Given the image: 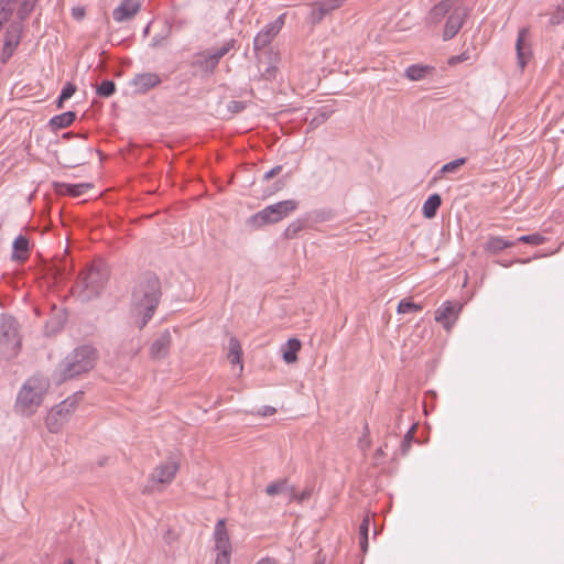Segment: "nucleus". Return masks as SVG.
Wrapping results in <instances>:
<instances>
[{
  "mask_svg": "<svg viewBox=\"0 0 564 564\" xmlns=\"http://www.w3.org/2000/svg\"><path fill=\"white\" fill-rule=\"evenodd\" d=\"M161 299V283L156 275L148 273L135 285L132 293V308L141 319L137 321L142 329L152 318Z\"/></svg>",
  "mask_w": 564,
  "mask_h": 564,
  "instance_id": "obj_1",
  "label": "nucleus"
},
{
  "mask_svg": "<svg viewBox=\"0 0 564 564\" xmlns=\"http://www.w3.org/2000/svg\"><path fill=\"white\" fill-rule=\"evenodd\" d=\"M48 389L50 380L46 377L34 375L28 378L17 394L14 412L23 416L33 415L41 406Z\"/></svg>",
  "mask_w": 564,
  "mask_h": 564,
  "instance_id": "obj_2",
  "label": "nucleus"
},
{
  "mask_svg": "<svg viewBox=\"0 0 564 564\" xmlns=\"http://www.w3.org/2000/svg\"><path fill=\"white\" fill-rule=\"evenodd\" d=\"M97 350L88 345H83L69 352L58 365L55 376L58 382L74 379L89 372L96 364Z\"/></svg>",
  "mask_w": 564,
  "mask_h": 564,
  "instance_id": "obj_3",
  "label": "nucleus"
},
{
  "mask_svg": "<svg viewBox=\"0 0 564 564\" xmlns=\"http://www.w3.org/2000/svg\"><path fill=\"white\" fill-rule=\"evenodd\" d=\"M108 274L104 267L91 264L85 271H83L73 286V295L76 296L80 302H88L96 299L106 281Z\"/></svg>",
  "mask_w": 564,
  "mask_h": 564,
  "instance_id": "obj_4",
  "label": "nucleus"
},
{
  "mask_svg": "<svg viewBox=\"0 0 564 564\" xmlns=\"http://www.w3.org/2000/svg\"><path fill=\"white\" fill-rule=\"evenodd\" d=\"M21 346L19 325L11 315L0 316V354L6 358L17 356Z\"/></svg>",
  "mask_w": 564,
  "mask_h": 564,
  "instance_id": "obj_5",
  "label": "nucleus"
},
{
  "mask_svg": "<svg viewBox=\"0 0 564 564\" xmlns=\"http://www.w3.org/2000/svg\"><path fill=\"white\" fill-rule=\"evenodd\" d=\"M82 399L83 392H77L54 406L45 421L48 431L57 433L75 412Z\"/></svg>",
  "mask_w": 564,
  "mask_h": 564,
  "instance_id": "obj_6",
  "label": "nucleus"
},
{
  "mask_svg": "<svg viewBox=\"0 0 564 564\" xmlns=\"http://www.w3.org/2000/svg\"><path fill=\"white\" fill-rule=\"evenodd\" d=\"M235 40L225 42L219 48L208 50L196 55L193 65L205 74H213L219 61L235 47Z\"/></svg>",
  "mask_w": 564,
  "mask_h": 564,
  "instance_id": "obj_7",
  "label": "nucleus"
},
{
  "mask_svg": "<svg viewBox=\"0 0 564 564\" xmlns=\"http://www.w3.org/2000/svg\"><path fill=\"white\" fill-rule=\"evenodd\" d=\"M286 13L280 14L273 22L267 24L253 39L254 51L267 47L282 30Z\"/></svg>",
  "mask_w": 564,
  "mask_h": 564,
  "instance_id": "obj_8",
  "label": "nucleus"
},
{
  "mask_svg": "<svg viewBox=\"0 0 564 564\" xmlns=\"http://www.w3.org/2000/svg\"><path fill=\"white\" fill-rule=\"evenodd\" d=\"M178 469V462L174 457H169L154 468L150 476V480L153 484L169 485L174 480Z\"/></svg>",
  "mask_w": 564,
  "mask_h": 564,
  "instance_id": "obj_9",
  "label": "nucleus"
},
{
  "mask_svg": "<svg viewBox=\"0 0 564 564\" xmlns=\"http://www.w3.org/2000/svg\"><path fill=\"white\" fill-rule=\"evenodd\" d=\"M460 310V303L446 301L435 311V321L441 323L444 328L451 329L457 319Z\"/></svg>",
  "mask_w": 564,
  "mask_h": 564,
  "instance_id": "obj_10",
  "label": "nucleus"
},
{
  "mask_svg": "<svg viewBox=\"0 0 564 564\" xmlns=\"http://www.w3.org/2000/svg\"><path fill=\"white\" fill-rule=\"evenodd\" d=\"M528 35L529 30L527 28H522L518 32V37L516 42L517 61L521 69L525 67L532 55L531 45L528 41Z\"/></svg>",
  "mask_w": 564,
  "mask_h": 564,
  "instance_id": "obj_11",
  "label": "nucleus"
},
{
  "mask_svg": "<svg viewBox=\"0 0 564 564\" xmlns=\"http://www.w3.org/2000/svg\"><path fill=\"white\" fill-rule=\"evenodd\" d=\"M141 9L140 0H122L112 11V18L116 22L122 23L131 20Z\"/></svg>",
  "mask_w": 564,
  "mask_h": 564,
  "instance_id": "obj_12",
  "label": "nucleus"
},
{
  "mask_svg": "<svg viewBox=\"0 0 564 564\" xmlns=\"http://www.w3.org/2000/svg\"><path fill=\"white\" fill-rule=\"evenodd\" d=\"M466 17H467V11L464 8H456L451 13V15L448 17V19L445 23V28H444V32H443V37L445 41L453 39L458 33V31L463 26V23H464Z\"/></svg>",
  "mask_w": 564,
  "mask_h": 564,
  "instance_id": "obj_13",
  "label": "nucleus"
},
{
  "mask_svg": "<svg viewBox=\"0 0 564 564\" xmlns=\"http://www.w3.org/2000/svg\"><path fill=\"white\" fill-rule=\"evenodd\" d=\"M161 82V77L155 73H141L133 77L131 85L134 87L135 93L145 94L159 86Z\"/></svg>",
  "mask_w": 564,
  "mask_h": 564,
  "instance_id": "obj_14",
  "label": "nucleus"
},
{
  "mask_svg": "<svg viewBox=\"0 0 564 564\" xmlns=\"http://www.w3.org/2000/svg\"><path fill=\"white\" fill-rule=\"evenodd\" d=\"M172 343L171 333L166 329L152 343L150 347V355L153 359L164 358L170 349Z\"/></svg>",
  "mask_w": 564,
  "mask_h": 564,
  "instance_id": "obj_15",
  "label": "nucleus"
},
{
  "mask_svg": "<svg viewBox=\"0 0 564 564\" xmlns=\"http://www.w3.org/2000/svg\"><path fill=\"white\" fill-rule=\"evenodd\" d=\"M284 214H252L247 220L246 226L249 230H257L261 227L279 223Z\"/></svg>",
  "mask_w": 564,
  "mask_h": 564,
  "instance_id": "obj_16",
  "label": "nucleus"
},
{
  "mask_svg": "<svg viewBox=\"0 0 564 564\" xmlns=\"http://www.w3.org/2000/svg\"><path fill=\"white\" fill-rule=\"evenodd\" d=\"M215 549L217 552H231V544L226 529L225 520L219 519L214 529Z\"/></svg>",
  "mask_w": 564,
  "mask_h": 564,
  "instance_id": "obj_17",
  "label": "nucleus"
},
{
  "mask_svg": "<svg viewBox=\"0 0 564 564\" xmlns=\"http://www.w3.org/2000/svg\"><path fill=\"white\" fill-rule=\"evenodd\" d=\"M20 23H12L8 29L3 47V62L12 55L13 50L18 46L20 42Z\"/></svg>",
  "mask_w": 564,
  "mask_h": 564,
  "instance_id": "obj_18",
  "label": "nucleus"
},
{
  "mask_svg": "<svg viewBox=\"0 0 564 564\" xmlns=\"http://www.w3.org/2000/svg\"><path fill=\"white\" fill-rule=\"evenodd\" d=\"M301 349V341L297 338H290L282 347V357L286 364L297 360V352Z\"/></svg>",
  "mask_w": 564,
  "mask_h": 564,
  "instance_id": "obj_19",
  "label": "nucleus"
},
{
  "mask_svg": "<svg viewBox=\"0 0 564 564\" xmlns=\"http://www.w3.org/2000/svg\"><path fill=\"white\" fill-rule=\"evenodd\" d=\"M453 0H443L435 4L429 13V20L438 23L453 8Z\"/></svg>",
  "mask_w": 564,
  "mask_h": 564,
  "instance_id": "obj_20",
  "label": "nucleus"
},
{
  "mask_svg": "<svg viewBox=\"0 0 564 564\" xmlns=\"http://www.w3.org/2000/svg\"><path fill=\"white\" fill-rule=\"evenodd\" d=\"M229 354L228 358L232 365H238L240 371L242 370V349L239 340L236 337H230L229 339Z\"/></svg>",
  "mask_w": 564,
  "mask_h": 564,
  "instance_id": "obj_21",
  "label": "nucleus"
},
{
  "mask_svg": "<svg viewBox=\"0 0 564 564\" xmlns=\"http://www.w3.org/2000/svg\"><path fill=\"white\" fill-rule=\"evenodd\" d=\"M75 119H76V113L74 111H66L64 113L54 116L50 120V126L55 130L64 129V128L69 127L74 122Z\"/></svg>",
  "mask_w": 564,
  "mask_h": 564,
  "instance_id": "obj_22",
  "label": "nucleus"
},
{
  "mask_svg": "<svg viewBox=\"0 0 564 564\" xmlns=\"http://www.w3.org/2000/svg\"><path fill=\"white\" fill-rule=\"evenodd\" d=\"M29 240L20 235L13 241V259L23 261L28 258Z\"/></svg>",
  "mask_w": 564,
  "mask_h": 564,
  "instance_id": "obj_23",
  "label": "nucleus"
},
{
  "mask_svg": "<svg viewBox=\"0 0 564 564\" xmlns=\"http://www.w3.org/2000/svg\"><path fill=\"white\" fill-rule=\"evenodd\" d=\"M433 70V67L425 66V65H411L405 69V76L410 80H421L426 77Z\"/></svg>",
  "mask_w": 564,
  "mask_h": 564,
  "instance_id": "obj_24",
  "label": "nucleus"
},
{
  "mask_svg": "<svg viewBox=\"0 0 564 564\" xmlns=\"http://www.w3.org/2000/svg\"><path fill=\"white\" fill-rule=\"evenodd\" d=\"M513 246V241L505 240L501 237H490L485 245V249L491 253H498L499 251Z\"/></svg>",
  "mask_w": 564,
  "mask_h": 564,
  "instance_id": "obj_25",
  "label": "nucleus"
},
{
  "mask_svg": "<svg viewBox=\"0 0 564 564\" xmlns=\"http://www.w3.org/2000/svg\"><path fill=\"white\" fill-rule=\"evenodd\" d=\"M93 149L90 147L83 148L82 152L77 156H72L70 154H66L65 156V165L69 167H75L83 165L87 162V158L91 154Z\"/></svg>",
  "mask_w": 564,
  "mask_h": 564,
  "instance_id": "obj_26",
  "label": "nucleus"
},
{
  "mask_svg": "<svg viewBox=\"0 0 564 564\" xmlns=\"http://www.w3.org/2000/svg\"><path fill=\"white\" fill-rule=\"evenodd\" d=\"M299 208V203L294 199L283 200L275 205L267 206L262 212H294Z\"/></svg>",
  "mask_w": 564,
  "mask_h": 564,
  "instance_id": "obj_27",
  "label": "nucleus"
},
{
  "mask_svg": "<svg viewBox=\"0 0 564 564\" xmlns=\"http://www.w3.org/2000/svg\"><path fill=\"white\" fill-rule=\"evenodd\" d=\"M286 489H289V482L286 479H281L275 482H271L267 486L265 492L268 496H276V495H283L286 492Z\"/></svg>",
  "mask_w": 564,
  "mask_h": 564,
  "instance_id": "obj_28",
  "label": "nucleus"
},
{
  "mask_svg": "<svg viewBox=\"0 0 564 564\" xmlns=\"http://www.w3.org/2000/svg\"><path fill=\"white\" fill-rule=\"evenodd\" d=\"M328 14L324 8L319 6V3L316 1L312 4V10L308 15V22L312 24L319 23L324 17Z\"/></svg>",
  "mask_w": 564,
  "mask_h": 564,
  "instance_id": "obj_29",
  "label": "nucleus"
},
{
  "mask_svg": "<svg viewBox=\"0 0 564 564\" xmlns=\"http://www.w3.org/2000/svg\"><path fill=\"white\" fill-rule=\"evenodd\" d=\"M20 3L18 9V18L22 21L33 11L36 0H18Z\"/></svg>",
  "mask_w": 564,
  "mask_h": 564,
  "instance_id": "obj_30",
  "label": "nucleus"
},
{
  "mask_svg": "<svg viewBox=\"0 0 564 564\" xmlns=\"http://www.w3.org/2000/svg\"><path fill=\"white\" fill-rule=\"evenodd\" d=\"M369 525L370 520L368 517H366L360 527H359V534H360V547L362 552H367L368 549V532H369Z\"/></svg>",
  "mask_w": 564,
  "mask_h": 564,
  "instance_id": "obj_31",
  "label": "nucleus"
},
{
  "mask_svg": "<svg viewBox=\"0 0 564 564\" xmlns=\"http://www.w3.org/2000/svg\"><path fill=\"white\" fill-rule=\"evenodd\" d=\"M442 204V198L438 194H432L422 206V212H436Z\"/></svg>",
  "mask_w": 564,
  "mask_h": 564,
  "instance_id": "obj_32",
  "label": "nucleus"
},
{
  "mask_svg": "<svg viewBox=\"0 0 564 564\" xmlns=\"http://www.w3.org/2000/svg\"><path fill=\"white\" fill-rule=\"evenodd\" d=\"M97 95L100 97H110L116 91V85L112 80H104L97 87Z\"/></svg>",
  "mask_w": 564,
  "mask_h": 564,
  "instance_id": "obj_33",
  "label": "nucleus"
},
{
  "mask_svg": "<svg viewBox=\"0 0 564 564\" xmlns=\"http://www.w3.org/2000/svg\"><path fill=\"white\" fill-rule=\"evenodd\" d=\"M76 91V86L72 83H67L57 99V108H63L64 101L69 99Z\"/></svg>",
  "mask_w": 564,
  "mask_h": 564,
  "instance_id": "obj_34",
  "label": "nucleus"
},
{
  "mask_svg": "<svg viewBox=\"0 0 564 564\" xmlns=\"http://www.w3.org/2000/svg\"><path fill=\"white\" fill-rule=\"evenodd\" d=\"M422 310V306L420 304H416L411 301L402 300L400 301L398 305V313L405 314L411 312H419Z\"/></svg>",
  "mask_w": 564,
  "mask_h": 564,
  "instance_id": "obj_35",
  "label": "nucleus"
},
{
  "mask_svg": "<svg viewBox=\"0 0 564 564\" xmlns=\"http://www.w3.org/2000/svg\"><path fill=\"white\" fill-rule=\"evenodd\" d=\"M304 227V223L301 219L293 221L284 231V237L288 239L294 238L299 231Z\"/></svg>",
  "mask_w": 564,
  "mask_h": 564,
  "instance_id": "obj_36",
  "label": "nucleus"
},
{
  "mask_svg": "<svg viewBox=\"0 0 564 564\" xmlns=\"http://www.w3.org/2000/svg\"><path fill=\"white\" fill-rule=\"evenodd\" d=\"M466 162L465 158L456 159L452 162H448L444 164L441 169L442 173H454L456 172L462 165H464Z\"/></svg>",
  "mask_w": 564,
  "mask_h": 564,
  "instance_id": "obj_37",
  "label": "nucleus"
},
{
  "mask_svg": "<svg viewBox=\"0 0 564 564\" xmlns=\"http://www.w3.org/2000/svg\"><path fill=\"white\" fill-rule=\"evenodd\" d=\"M414 430H415V426L412 425L411 429L405 433V435L403 437V441L401 443V453H402V455H406V453L409 452V449L411 447V443H412L413 437H414Z\"/></svg>",
  "mask_w": 564,
  "mask_h": 564,
  "instance_id": "obj_38",
  "label": "nucleus"
},
{
  "mask_svg": "<svg viewBox=\"0 0 564 564\" xmlns=\"http://www.w3.org/2000/svg\"><path fill=\"white\" fill-rule=\"evenodd\" d=\"M518 241L539 246V245L543 243L544 237H542L539 234L524 235V236L519 237Z\"/></svg>",
  "mask_w": 564,
  "mask_h": 564,
  "instance_id": "obj_39",
  "label": "nucleus"
},
{
  "mask_svg": "<svg viewBox=\"0 0 564 564\" xmlns=\"http://www.w3.org/2000/svg\"><path fill=\"white\" fill-rule=\"evenodd\" d=\"M345 0H318L317 2L327 13L339 8Z\"/></svg>",
  "mask_w": 564,
  "mask_h": 564,
  "instance_id": "obj_40",
  "label": "nucleus"
},
{
  "mask_svg": "<svg viewBox=\"0 0 564 564\" xmlns=\"http://www.w3.org/2000/svg\"><path fill=\"white\" fill-rule=\"evenodd\" d=\"M50 272L52 273L56 283L61 282L66 276V268L53 265L50 268Z\"/></svg>",
  "mask_w": 564,
  "mask_h": 564,
  "instance_id": "obj_41",
  "label": "nucleus"
},
{
  "mask_svg": "<svg viewBox=\"0 0 564 564\" xmlns=\"http://www.w3.org/2000/svg\"><path fill=\"white\" fill-rule=\"evenodd\" d=\"M358 445L359 447L362 449V451H366L370 447V438H369V430H368V425L365 426V433L364 435L359 438L358 441Z\"/></svg>",
  "mask_w": 564,
  "mask_h": 564,
  "instance_id": "obj_42",
  "label": "nucleus"
},
{
  "mask_svg": "<svg viewBox=\"0 0 564 564\" xmlns=\"http://www.w3.org/2000/svg\"><path fill=\"white\" fill-rule=\"evenodd\" d=\"M231 552H217L215 564H229Z\"/></svg>",
  "mask_w": 564,
  "mask_h": 564,
  "instance_id": "obj_43",
  "label": "nucleus"
},
{
  "mask_svg": "<svg viewBox=\"0 0 564 564\" xmlns=\"http://www.w3.org/2000/svg\"><path fill=\"white\" fill-rule=\"evenodd\" d=\"M88 184L70 185L68 192L73 196H78L83 193L84 188H88Z\"/></svg>",
  "mask_w": 564,
  "mask_h": 564,
  "instance_id": "obj_44",
  "label": "nucleus"
},
{
  "mask_svg": "<svg viewBox=\"0 0 564 564\" xmlns=\"http://www.w3.org/2000/svg\"><path fill=\"white\" fill-rule=\"evenodd\" d=\"M281 171H282V165H276V166L272 167L270 171H268L267 173H264L262 180L269 181L272 177L279 175L281 173Z\"/></svg>",
  "mask_w": 564,
  "mask_h": 564,
  "instance_id": "obj_45",
  "label": "nucleus"
},
{
  "mask_svg": "<svg viewBox=\"0 0 564 564\" xmlns=\"http://www.w3.org/2000/svg\"><path fill=\"white\" fill-rule=\"evenodd\" d=\"M564 19V9L558 8L557 12L551 18V24H558Z\"/></svg>",
  "mask_w": 564,
  "mask_h": 564,
  "instance_id": "obj_46",
  "label": "nucleus"
},
{
  "mask_svg": "<svg viewBox=\"0 0 564 564\" xmlns=\"http://www.w3.org/2000/svg\"><path fill=\"white\" fill-rule=\"evenodd\" d=\"M296 490L293 486H290L289 485V489H286V492H284L283 495H285L289 499V501H296Z\"/></svg>",
  "mask_w": 564,
  "mask_h": 564,
  "instance_id": "obj_47",
  "label": "nucleus"
},
{
  "mask_svg": "<svg viewBox=\"0 0 564 564\" xmlns=\"http://www.w3.org/2000/svg\"><path fill=\"white\" fill-rule=\"evenodd\" d=\"M310 497H311L310 490H303L301 492H296V501L300 503L307 500Z\"/></svg>",
  "mask_w": 564,
  "mask_h": 564,
  "instance_id": "obj_48",
  "label": "nucleus"
},
{
  "mask_svg": "<svg viewBox=\"0 0 564 564\" xmlns=\"http://www.w3.org/2000/svg\"><path fill=\"white\" fill-rule=\"evenodd\" d=\"M85 15V9L83 7H76V8H73V17L76 19V20H80L83 19Z\"/></svg>",
  "mask_w": 564,
  "mask_h": 564,
  "instance_id": "obj_49",
  "label": "nucleus"
},
{
  "mask_svg": "<svg viewBox=\"0 0 564 564\" xmlns=\"http://www.w3.org/2000/svg\"><path fill=\"white\" fill-rule=\"evenodd\" d=\"M254 564H278V562H276V560H274L272 557L265 556V557L260 558Z\"/></svg>",
  "mask_w": 564,
  "mask_h": 564,
  "instance_id": "obj_50",
  "label": "nucleus"
},
{
  "mask_svg": "<svg viewBox=\"0 0 564 564\" xmlns=\"http://www.w3.org/2000/svg\"><path fill=\"white\" fill-rule=\"evenodd\" d=\"M332 112H333V110H329V109H323V110L319 112V115H318V117L321 118V121H326V120L329 118V116H330V113H332Z\"/></svg>",
  "mask_w": 564,
  "mask_h": 564,
  "instance_id": "obj_51",
  "label": "nucleus"
},
{
  "mask_svg": "<svg viewBox=\"0 0 564 564\" xmlns=\"http://www.w3.org/2000/svg\"><path fill=\"white\" fill-rule=\"evenodd\" d=\"M242 108L243 107H242L241 102H239V101H231V104L229 106V109L235 111V112L240 111Z\"/></svg>",
  "mask_w": 564,
  "mask_h": 564,
  "instance_id": "obj_52",
  "label": "nucleus"
},
{
  "mask_svg": "<svg viewBox=\"0 0 564 564\" xmlns=\"http://www.w3.org/2000/svg\"><path fill=\"white\" fill-rule=\"evenodd\" d=\"M274 413H275V409L274 408H272V406H264L263 408V412H262L263 415H272Z\"/></svg>",
  "mask_w": 564,
  "mask_h": 564,
  "instance_id": "obj_53",
  "label": "nucleus"
},
{
  "mask_svg": "<svg viewBox=\"0 0 564 564\" xmlns=\"http://www.w3.org/2000/svg\"><path fill=\"white\" fill-rule=\"evenodd\" d=\"M323 122L324 121H321V118L317 116V117L312 119V121L310 122V126L315 127V126H318L319 123H323Z\"/></svg>",
  "mask_w": 564,
  "mask_h": 564,
  "instance_id": "obj_54",
  "label": "nucleus"
},
{
  "mask_svg": "<svg viewBox=\"0 0 564 564\" xmlns=\"http://www.w3.org/2000/svg\"><path fill=\"white\" fill-rule=\"evenodd\" d=\"M383 455V451L381 447H379L377 451H376V457H379V456H382Z\"/></svg>",
  "mask_w": 564,
  "mask_h": 564,
  "instance_id": "obj_55",
  "label": "nucleus"
},
{
  "mask_svg": "<svg viewBox=\"0 0 564 564\" xmlns=\"http://www.w3.org/2000/svg\"><path fill=\"white\" fill-rule=\"evenodd\" d=\"M424 216L429 219L433 218L435 216V214H424Z\"/></svg>",
  "mask_w": 564,
  "mask_h": 564,
  "instance_id": "obj_56",
  "label": "nucleus"
},
{
  "mask_svg": "<svg viewBox=\"0 0 564 564\" xmlns=\"http://www.w3.org/2000/svg\"><path fill=\"white\" fill-rule=\"evenodd\" d=\"M56 215H57V218H58V219H62V216H63V214H62V213H58V214H56Z\"/></svg>",
  "mask_w": 564,
  "mask_h": 564,
  "instance_id": "obj_57",
  "label": "nucleus"
},
{
  "mask_svg": "<svg viewBox=\"0 0 564 564\" xmlns=\"http://www.w3.org/2000/svg\"><path fill=\"white\" fill-rule=\"evenodd\" d=\"M64 564H73L70 560H67Z\"/></svg>",
  "mask_w": 564,
  "mask_h": 564,
  "instance_id": "obj_58",
  "label": "nucleus"
},
{
  "mask_svg": "<svg viewBox=\"0 0 564 564\" xmlns=\"http://www.w3.org/2000/svg\"><path fill=\"white\" fill-rule=\"evenodd\" d=\"M419 206V203H415V205L412 207L413 209H416Z\"/></svg>",
  "mask_w": 564,
  "mask_h": 564,
  "instance_id": "obj_59",
  "label": "nucleus"
},
{
  "mask_svg": "<svg viewBox=\"0 0 564 564\" xmlns=\"http://www.w3.org/2000/svg\"><path fill=\"white\" fill-rule=\"evenodd\" d=\"M279 183V188L283 186V183L282 182H278Z\"/></svg>",
  "mask_w": 564,
  "mask_h": 564,
  "instance_id": "obj_60",
  "label": "nucleus"
},
{
  "mask_svg": "<svg viewBox=\"0 0 564 564\" xmlns=\"http://www.w3.org/2000/svg\"><path fill=\"white\" fill-rule=\"evenodd\" d=\"M315 564H323V562H318V563H315Z\"/></svg>",
  "mask_w": 564,
  "mask_h": 564,
  "instance_id": "obj_61",
  "label": "nucleus"
}]
</instances>
